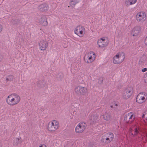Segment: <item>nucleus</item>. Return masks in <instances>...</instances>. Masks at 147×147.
Here are the masks:
<instances>
[{"label":"nucleus","mask_w":147,"mask_h":147,"mask_svg":"<svg viewBox=\"0 0 147 147\" xmlns=\"http://www.w3.org/2000/svg\"><path fill=\"white\" fill-rule=\"evenodd\" d=\"M79 2V0H71L69 2V4L71 6L74 7L76 3Z\"/></svg>","instance_id":"obj_23"},{"label":"nucleus","mask_w":147,"mask_h":147,"mask_svg":"<svg viewBox=\"0 0 147 147\" xmlns=\"http://www.w3.org/2000/svg\"><path fill=\"white\" fill-rule=\"evenodd\" d=\"M13 78V76L12 75H10L8 76L6 78L7 81H11L12 80Z\"/></svg>","instance_id":"obj_24"},{"label":"nucleus","mask_w":147,"mask_h":147,"mask_svg":"<svg viewBox=\"0 0 147 147\" xmlns=\"http://www.w3.org/2000/svg\"><path fill=\"white\" fill-rule=\"evenodd\" d=\"M59 126V122L57 121L54 120L49 123L47 129L49 131L53 132L56 130Z\"/></svg>","instance_id":"obj_3"},{"label":"nucleus","mask_w":147,"mask_h":147,"mask_svg":"<svg viewBox=\"0 0 147 147\" xmlns=\"http://www.w3.org/2000/svg\"><path fill=\"white\" fill-rule=\"evenodd\" d=\"M38 21L42 26H47L48 24L47 19L45 16L41 17L38 19Z\"/></svg>","instance_id":"obj_19"},{"label":"nucleus","mask_w":147,"mask_h":147,"mask_svg":"<svg viewBox=\"0 0 147 147\" xmlns=\"http://www.w3.org/2000/svg\"><path fill=\"white\" fill-rule=\"evenodd\" d=\"M20 100V96L15 93L9 94L6 98V102L8 105L13 106L18 104Z\"/></svg>","instance_id":"obj_1"},{"label":"nucleus","mask_w":147,"mask_h":147,"mask_svg":"<svg viewBox=\"0 0 147 147\" xmlns=\"http://www.w3.org/2000/svg\"><path fill=\"white\" fill-rule=\"evenodd\" d=\"M117 105H118L117 104H115V105H111V107L112 108H113L114 107L115 108V106L117 107Z\"/></svg>","instance_id":"obj_31"},{"label":"nucleus","mask_w":147,"mask_h":147,"mask_svg":"<svg viewBox=\"0 0 147 147\" xmlns=\"http://www.w3.org/2000/svg\"><path fill=\"white\" fill-rule=\"evenodd\" d=\"M145 116L146 117V119L147 120V111H146L145 112Z\"/></svg>","instance_id":"obj_32"},{"label":"nucleus","mask_w":147,"mask_h":147,"mask_svg":"<svg viewBox=\"0 0 147 147\" xmlns=\"http://www.w3.org/2000/svg\"><path fill=\"white\" fill-rule=\"evenodd\" d=\"M109 43L108 38L106 37H103L98 39L97 44L100 48L104 47L107 46Z\"/></svg>","instance_id":"obj_8"},{"label":"nucleus","mask_w":147,"mask_h":147,"mask_svg":"<svg viewBox=\"0 0 147 147\" xmlns=\"http://www.w3.org/2000/svg\"><path fill=\"white\" fill-rule=\"evenodd\" d=\"M133 92L132 87H129L125 89L122 94V97L124 99L129 98L131 96Z\"/></svg>","instance_id":"obj_11"},{"label":"nucleus","mask_w":147,"mask_h":147,"mask_svg":"<svg viewBox=\"0 0 147 147\" xmlns=\"http://www.w3.org/2000/svg\"><path fill=\"white\" fill-rule=\"evenodd\" d=\"M147 70V69L146 68H144L142 70V71L143 72H144L146 71Z\"/></svg>","instance_id":"obj_29"},{"label":"nucleus","mask_w":147,"mask_h":147,"mask_svg":"<svg viewBox=\"0 0 147 147\" xmlns=\"http://www.w3.org/2000/svg\"><path fill=\"white\" fill-rule=\"evenodd\" d=\"M102 80H101V82H102Z\"/></svg>","instance_id":"obj_36"},{"label":"nucleus","mask_w":147,"mask_h":147,"mask_svg":"<svg viewBox=\"0 0 147 147\" xmlns=\"http://www.w3.org/2000/svg\"><path fill=\"white\" fill-rule=\"evenodd\" d=\"M142 131L139 125L134 124L132 125L129 131V133L132 135H137L138 134H141Z\"/></svg>","instance_id":"obj_5"},{"label":"nucleus","mask_w":147,"mask_h":147,"mask_svg":"<svg viewBox=\"0 0 147 147\" xmlns=\"http://www.w3.org/2000/svg\"><path fill=\"white\" fill-rule=\"evenodd\" d=\"M59 76L60 77H59L58 76H57V77L58 78H59L60 79H61L63 77V75L62 73H60L59 74Z\"/></svg>","instance_id":"obj_25"},{"label":"nucleus","mask_w":147,"mask_h":147,"mask_svg":"<svg viewBox=\"0 0 147 147\" xmlns=\"http://www.w3.org/2000/svg\"><path fill=\"white\" fill-rule=\"evenodd\" d=\"M135 116L133 113L130 112L125 114L124 117L125 121L128 123H131L134 121Z\"/></svg>","instance_id":"obj_9"},{"label":"nucleus","mask_w":147,"mask_h":147,"mask_svg":"<svg viewBox=\"0 0 147 147\" xmlns=\"http://www.w3.org/2000/svg\"><path fill=\"white\" fill-rule=\"evenodd\" d=\"M49 8V5L46 3L41 4L38 7V9L42 12H47L48 11Z\"/></svg>","instance_id":"obj_15"},{"label":"nucleus","mask_w":147,"mask_h":147,"mask_svg":"<svg viewBox=\"0 0 147 147\" xmlns=\"http://www.w3.org/2000/svg\"><path fill=\"white\" fill-rule=\"evenodd\" d=\"M113 134L111 133H109L103 136L102 138L103 140H106L108 141L109 142H110L113 140Z\"/></svg>","instance_id":"obj_17"},{"label":"nucleus","mask_w":147,"mask_h":147,"mask_svg":"<svg viewBox=\"0 0 147 147\" xmlns=\"http://www.w3.org/2000/svg\"><path fill=\"white\" fill-rule=\"evenodd\" d=\"M137 2V0H126L125 3L126 5L128 6L135 4Z\"/></svg>","instance_id":"obj_21"},{"label":"nucleus","mask_w":147,"mask_h":147,"mask_svg":"<svg viewBox=\"0 0 147 147\" xmlns=\"http://www.w3.org/2000/svg\"><path fill=\"white\" fill-rule=\"evenodd\" d=\"M86 30L84 27L82 26H78L75 28L74 33L80 37H82L85 34Z\"/></svg>","instance_id":"obj_6"},{"label":"nucleus","mask_w":147,"mask_h":147,"mask_svg":"<svg viewBox=\"0 0 147 147\" xmlns=\"http://www.w3.org/2000/svg\"><path fill=\"white\" fill-rule=\"evenodd\" d=\"M145 44L147 46V36L144 39Z\"/></svg>","instance_id":"obj_26"},{"label":"nucleus","mask_w":147,"mask_h":147,"mask_svg":"<svg viewBox=\"0 0 147 147\" xmlns=\"http://www.w3.org/2000/svg\"><path fill=\"white\" fill-rule=\"evenodd\" d=\"M147 99V94L145 92H142L139 93L136 98V102L142 104L145 102Z\"/></svg>","instance_id":"obj_7"},{"label":"nucleus","mask_w":147,"mask_h":147,"mask_svg":"<svg viewBox=\"0 0 147 147\" xmlns=\"http://www.w3.org/2000/svg\"><path fill=\"white\" fill-rule=\"evenodd\" d=\"M2 147V145L0 143V147Z\"/></svg>","instance_id":"obj_34"},{"label":"nucleus","mask_w":147,"mask_h":147,"mask_svg":"<svg viewBox=\"0 0 147 147\" xmlns=\"http://www.w3.org/2000/svg\"><path fill=\"white\" fill-rule=\"evenodd\" d=\"M23 140L20 137L15 138L13 140V144L16 146H20L22 144Z\"/></svg>","instance_id":"obj_20"},{"label":"nucleus","mask_w":147,"mask_h":147,"mask_svg":"<svg viewBox=\"0 0 147 147\" xmlns=\"http://www.w3.org/2000/svg\"><path fill=\"white\" fill-rule=\"evenodd\" d=\"M101 117L104 120L108 121L111 119V115L108 112L103 113L102 114Z\"/></svg>","instance_id":"obj_18"},{"label":"nucleus","mask_w":147,"mask_h":147,"mask_svg":"<svg viewBox=\"0 0 147 147\" xmlns=\"http://www.w3.org/2000/svg\"><path fill=\"white\" fill-rule=\"evenodd\" d=\"M3 30V27L0 24V33Z\"/></svg>","instance_id":"obj_27"},{"label":"nucleus","mask_w":147,"mask_h":147,"mask_svg":"<svg viewBox=\"0 0 147 147\" xmlns=\"http://www.w3.org/2000/svg\"><path fill=\"white\" fill-rule=\"evenodd\" d=\"M3 59V55H0V61H2Z\"/></svg>","instance_id":"obj_28"},{"label":"nucleus","mask_w":147,"mask_h":147,"mask_svg":"<svg viewBox=\"0 0 147 147\" xmlns=\"http://www.w3.org/2000/svg\"><path fill=\"white\" fill-rule=\"evenodd\" d=\"M96 57V54L94 52L90 51L86 54L84 59L86 62L90 63L94 61Z\"/></svg>","instance_id":"obj_4"},{"label":"nucleus","mask_w":147,"mask_h":147,"mask_svg":"<svg viewBox=\"0 0 147 147\" xmlns=\"http://www.w3.org/2000/svg\"><path fill=\"white\" fill-rule=\"evenodd\" d=\"M144 136H147V133H146Z\"/></svg>","instance_id":"obj_35"},{"label":"nucleus","mask_w":147,"mask_h":147,"mask_svg":"<svg viewBox=\"0 0 147 147\" xmlns=\"http://www.w3.org/2000/svg\"><path fill=\"white\" fill-rule=\"evenodd\" d=\"M142 118H144L145 117V113L142 116Z\"/></svg>","instance_id":"obj_33"},{"label":"nucleus","mask_w":147,"mask_h":147,"mask_svg":"<svg viewBox=\"0 0 147 147\" xmlns=\"http://www.w3.org/2000/svg\"><path fill=\"white\" fill-rule=\"evenodd\" d=\"M98 118V117L97 116V115L96 114H94L93 115H91L90 118V119L92 121L94 122H95L96 120H97Z\"/></svg>","instance_id":"obj_22"},{"label":"nucleus","mask_w":147,"mask_h":147,"mask_svg":"<svg viewBox=\"0 0 147 147\" xmlns=\"http://www.w3.org/2000/svg\"><path fill=\"white\" fill-rule=\"evenodd\" d=\"M136 18L138 22H143L146 19V15L144 11L139 12L136 15Z\"/></svg>","instance_id":"obj_13"},{"label":"nucleus","mask_w":147,"mask_h":147,"mask_svg":"<svg viewBox=\"0 0 147 147\" xmlns=\"http://www.w3.org/2000/svg\"><path fill=\"white\" fill-rule=\"evenodd\" d=\"M74 91L75 92L78 94L84 95L87 92V90L85 87L79 86L75 87Z\"/></svg>","instance_id":"obj_12"},{"label":"nucleus","mask_w":147,"mask_h":147,"mask_svg":"<svg viewBox=\"0 0 147 147\" xmlns=\"http://www.w3.org/2000/svg\"><path fill=\"white\" fill-rule=\"evenodd\" d=\"M141 31V27L140 26H136L132 29L131 34L134 36H138Z\"/></svg>","instance_id":"obj_14"},{"label":"nucleus","mask_w":147,"mask_h":147,"mask_svg":"<svg viewBox=\"0 0 147 147\" xmlns=\"http://www.w3.org/2000/svg\"><path fill=\"white\" fill-rule=\"evenodd\" d=\"M38 147H47L46 145L45 144H42L40 145Z\"/></svg>","instance_id":"obj_30"},{"label":"nucleus","mask_w":147,"mask_h":147,"mask_svg":"<svg viewBox=\"0 0 147 147\" xmlns=\"http://www.w3.org/2000/svg\"><path fill=\"white\" fill-rule=\"evenodd\" d=\"M86 125L84 122H81L79 123L75 128L76 132L78 133L83 132L85 129Z\"/></svg>","instance_id":"obj_10"},{"label":"nucleus","mask_w":147,"mask_h":147,"mask_svg":"<svg viewBox=\"0 0 147 147\" xmlns=\"http://www.w3.org/2000/svg\"><path fill=\"white\" fill-rule=\"evenodd\" d=\"M125 58L124 53L121 52L117 53L113 57V62L114 64H118L122 63Z\"/></svg>","instance_id":"obj_2"},{"label":"nucleus","mask_w":147,"mask_h":147,"mask_svg":"<svg viewBox=\"0 0 147 147\" xmlns=\"http://www.w3.org/2000/svg\"><path fill=\"white\" fill-rule=\"evenodd\" d=\"M48 47V43L47 41L42 40L39 43V48L41 51L46 50Z\"/></svg>","instance_id":"obj_16"}]
</instances>
